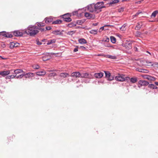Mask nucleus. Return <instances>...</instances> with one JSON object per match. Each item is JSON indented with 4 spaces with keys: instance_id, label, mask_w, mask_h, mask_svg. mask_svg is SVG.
Here are the masks:
<instances>
[{
    "instance_id": "473e14b6",
    "label": "nucleus",
    "mask_w": 158,
    "mask_h": 158,
    "mask_svg": "<svg viewBox=\"0 0 158 158\" xmlns=\"http://www.w3.org/2000/svg\"><path fill=\"white\" fill-rule=\"evenodd\" d=\"M110 25H105L104 26L101 27L99 29V32H101L103 30H104V27H109Z\"/></svg>"
},
{
    "instance_id": "412c9836",
    "label": "nucleus",
    "mask_w": 158,
    "mask_h": 158,
    "mask_svg": "<svg viewBox=\"0 0 158 158\" xmlns=\"http://www.w3.org/2000/svg\"><path fill=\"white\" fill-rule=\"evenodd\" d=\"M79 42L81 44H86L87 43L86 41L84 39H80L78 40Z\"/></svg>"
},
{
    "instance_id": "c03bdc74",
    "label": "nucleus",
    "mask_w": 158,
    "mask_h": 158,
    "mask_svg": "<svg viewBox=\"0 0 158 158\" xmlns=\"http://www.w3.org/2000/svg\"><path fill=\"white\" fill-rule=\"evenodd\" d=\"M37 25L39 27H43L44 26V24L43 23H38Z\"/></svg>"
},
{
    "instance_id": "5701e85b",
    "label": "nucleus",
    "mask_w": 158,
    "mask_h": 158,
    "mask_svg": "<svg viewBox=\"0 0 158 158\" xmlns=\"http://www.w3.org/2000/svg\"><path fill=\"white\" fill-rule=\"evenodd\" d=\"M16 77V75H9L6 77V79H13L15 78Z\"/></svg>"
},
{
    "instance_id": "5fc2aeb1",
    "label": "nucleus",
    "mask_w": 158,
    "mask_h": 158,
    "mask_svg": "<svg viewBox=\"0 0 158 158\" xmlns=\"http://www.w3.org/2000/svg\"><path fill=\"white\" fill-rule=\"evenodd\" d=\"M124 8L122 7L120 9H119L118 10V11L119 12H121V11H123L124 10Z\"/></svg>"
},
{
    "instance_id": "e433bc0d",
    "label": "nucleus",
    "mask_w": 158,
    "mask_h": 158,
    "mask_svg": "<svg viewBox=\"0 0 158 158\" xmlns=\"http://www.w3.org/2000/svg\"><path fill=\"white\" fill-rule=\"evenodd\" d=\"M126 25L125 24L123 25L120 28V29L122 31H125L126 30Z\"/></svg>"
},
{
    "instance_id": "bb28decb",
    "label": "nucleus",
    "mask_w": 158,
    "mask_h": 158,
    "mask_svg": "<svg viewBox=\"0 0 158 158\" xmlns=\"http://www.w3.org/2000/svg\"><path fill=\"white\" fill-rule=\"evenodd\" d=\"M62 21L60 20H57L53 22L52 23V24H59L61 23Z\"/></svg>"
},
{
    "instance_id": "0eeeda50",
    "label": "nucleus",
    "mask_w": 158,
    "mask_h": 158,
    "mask_svg": "<svg viewBox=\"0 0 158 158\" xmlns=\"http://www.w3.org/2000/svg\"><path fill=\"white\" fill-rule=\"evenodd\" d=\"M81 74L78 72H75L72 73L71 76L74 78H79L81 77Z\"/></svg>"
},
{
    "instance_id": "cd10ccee",
    "label": "nucleus",
    "mask_w": 158,
    "mask_h": 158,
    "mask_svg": "<svg viewBox=\"0 0 158 158\" xmlns=\"http://www.w3.org/2000/svg\"><path fill=\"white\" fill-rule=\"evenodd\" d=\"M154 63L152 62L146 61L145 65L147 66H152L153 65Z\"/></svg>"
},
{
    "instance_id": "c756f323",
    "label": "nucleus",
    "mask_w": 158,
    "mask_h": 158,
    "mask_svg": "<svg viewBox=\"0 0 158 158\" xmlns=\"http://www.w3.org/2000/svg\"><path fill=\"white\" fill-rule=\"evenodd\" d=\"M56 41V40L55 39L50 40L48 41V43H47L48 45H49L53 43H55Z\"/></svg>"
},
{
    "instance_id": "ea45409f",
    "label": "nucleus",
    "mask_w": 158,
    "mask_h": 158,
    "mask_svg": "<svg viewBox=\"0 0 158 158\" xmlns=\"http://www.w3.org/2000/svg\"><path fill=\"white\" fill-rule=\"evenodd\" d=\"M24 76V74H21V75H19V76H17V75L16 76V77H15L17 78V79H18V78H22Z\"/></svg>"
},
{
    "instance_id": "603ef678",
    "label": "nucleus",
    "mask_w": 158,
    "mask_h": 158,
    "mask_svg": "<svg viewBox=\"0 0 158 158\" xmlns=\"http://www.w3.org/2000/svg\"><path fill=\"white\" fill-rule=\"evenodd\" d=\"M130 79L129 77H124V81L125 80L128 81L130 80Z\"/></svg>"
},
{
    "instance_id": "338daca9",
    "label": "nucleus",
    "mask_w": 158,
    "mask_h": 158,
    "mask_svg": "<svg viewBox=\"0 0 158 158\" xmlns=\"http://www.w3.org/2000/svg\"><path fill=\"white\" fill-rule=\"evenodd\" d=\"M155 84L157 85H158V82H155Z\"/></svg>"
},
{
    "instance_id": "7ed1b4c3",
    "label": "nucleus",
    "mask_w": 158,
    "mask_h": 158,
    "mask_svg": "<svg viewBox=\"0 0 158 158\" xmlns=\"http://www.w3.org/2000/svg\"><path fill=\"white\" fill-rule=\"evenodd\" d=\"M115 79L118 81H124V76L123 74L118 73L117 76L115 77Z\"/></svg>"
},
{
    "instance_id": "13d9d810",
    "label": "nucleus",
    "mask_w": 158,
    "mask_h": 158,
    "mask_svg": "<svg viewBox=\"0 0 158 158\" xmlns=\"http://www.w3.org/2000/svg\"><path fill=\"white\" fill-rule=\"evenodd\" d=\"M77 23L78 24L81 25L82 23V22H81V20H78L77 22Z\"/></svg>"
},
{
    "instance_id": "dca6fc26",
    "label": "nucleus",
    "mask_w": 158,
    "mask_h": 158,
    "mask_svg": "<svg viewBox=\"0 0 158 158\" xmlns=\"http://www.w3.org/2000/svg\"><path fill=\"white\" fill-rule=\"evenodd\" d=\"M142 22H139L137 23V24L135 28V30H138L142 26Z\"/></svg>"
},
{
    "instance_id": "37998d69",
    "label": "nucleus",
    "mask_w": 158,
    "mask_h": 158,
    "mask_svg": "<svg viewBox=\"0 0 158 158\" xmlns=\"http://www.w3.org/2000/svg\"><path fill=\"white\" fill-rule=\"evenodd\" d=\"M6 37L7 38H11L12 37V35L8 33H6Z\"/></svg>"
},
{
    "instance_id": "4d7b16f0",
    "label": "nucleus",
    "mask_w": 158,
    "mask_h": 158,
    "mask_svg": "<svg viewBox=\"0 0 158 158\" xmlns=\"http://www.w3.org/2000/svg\"><path fill=\"white\" fill-rule=\"evenodd\" d=\"M15 44V47H16L19 46V44L16 43H14Z\"/></svg>"
},
{
    "instance_id": "72a5a7b5",
    "label": "nucleus",
    "mask_w": 158,
    "mask_h": 158,
    "mask_svg": "<svg viewBox=\"0 0 158 158\" xmlns=\"http://www.w3.org/2000/svg\"><path fill=\"white\" fill-rule=\"evenodd\" d=\"M102 41L104 42H108L109 41V39L108 37L106 36L103 39Z\"/></svg>"
},
{
    "instance_id": "4be33fe9",
    "label": "nucleus",
    "mask_w": 158,
    "mask_h": 158,
    "mask_svg": "<svg viewBox=\"0 0 158 158\" xmlns=\"http://www.w3.org/2000/svg\"><path fill=\"white\" fill-rule=\"evenodd\" d=\"M50 58V56L48 55H46L42 57V60L44 61H46L49 60Z\"/></svg>"
},
{
    "instance_id": "f257e3e1",
    "label": "nucleus",
    "mask_w": 158,
    "mask_h": 158,
    "mask_svg": "<svg viewBox=\"0 0 158 158\" xmlns=\"http://www.w3.org/2000/svg\"><path fill=\"white\" fill-rule=\"evenodd\" d=\"M103 2H99L96 4H91L88 6V10L91 12L98 13L101 11V9L103 7Z\"/></svg>"
},
{
    "instance_id": "69168bd1",
    "label": "nucleus",
    "mask_w": 158,
    "mask_h": 158,
    "mask_svg": "<svg viewBox=\"0 0 158 158\" xmlns=\"http://www.w3.org/2000/svg\"><path fill=\"white\" fill-rule=\"evenodd\" d=\"M74 33V32L73 31H70L69 32V34H73Z\"/></svg>"
},
{
    "instance_id": "2f4dec72",
    "label": "nucleus",
    "mask_w": 158,
    "mask_h": 158,
    "mask_svg": "<svg viewBox=\"0 0 158 158\" xmlns=\"http://www.w3.org/2000/svg\"><path fill=\"white\" fill-rule=\"evenodd\" d=\"M106 57L108 58H109L111 59H116V57L115 56L110 55H107Z\"/></svg>"
},
{
    "instance_id": "58836bf2",
    "label": "nucleus",
    "mask_w": 158,
    "mask_h": 158,
    "mask_svg": "<svg viewBox=\"0 0 158 158\" xmlns=\"http://www.w3.org/2000/svg\"><path fill=\"white\" fill-rule=\"evenodd\" d=\"M15 44H14V42H11L10 43V48L12 49L14 47H15Z\"/></svg>"
},
{
    "instance_id": "a19ab883",
    "label": "nucleus",
    "mask_w": 158,
    "mask_h": 158,
    "mask_svg": "<svg viewBox=\"0 0 158 158\" xmlns=\"http://www.w3.org/2000/svg\"><path fill=\"white\" fill-rule=\"evenodd\" d=\"M6 33L5 32H0V35H2L3 36L6 37Z\"/></svg>"
},
{
    "instance_id": "f8f14e48",
    "label": "nucleus",
    "mask_w": 158,
    "mask_h": 158,
    "mask_svg": "<svg viewBox=\"0 0 158 158\" xmlns=\"http://www.w3.org/2000/svg\"><path fill=\"white\" fill-rule=\"evenodd\" d=\"M14 35L15 36H22L23 35V33L18 31H14Z\"/></svg>"
},
{
    "instance_id": "09e8293b",
    "label": "nucleus",
    "mask_w": 158,
    "mask_h": 158,
    "mask_svg": "<svg viewBox=\"0 0 158 158\" xmlns=\"http://www.w3.org/2000/svg\"><path fill=\"white\" fill-rule=\"evenodd\" d=\"M46 30H49L51 29L52 27L50 26H47L46 27Z\"/></svg>"
},
{
    "instance_id": "1a4fd4ad",
    "label": "nucleus",
    "mask_w": 158,
    "mask_h": 158,
    "mask_svg": "<svg viewBox=\"0 0 158 158\" xmlns=\"http://www.w3.org/2000/svg\"><path fill=\"white\" fill-rule=\"evenodd\" d=\"M10 73V71L9 70L4 71L0 72V75L3 77L7 76Z\"/></svg>"
},
{
    "instance_id": "3c124183",
    "label": "nucleus",
    "mask_w": 158,
    "mask_h": 158,
    "mask_svg": "<svg viewBox=\"0 0 158 158\" xmlns=\"http://www.w3.org/2000/svg\"><path fill=\"white\" fill-rule=\"evenodd\" d=\"M119 2L118 0H114L112 1V2L111 3H115L118 2Z\"/></svg>"
},
{
    "instance_id": "f03ea898",
    "label": "nucleus",
    "mask_w": 158,
    "mask_h": 158,
    "mask_svg": "<svg viewBox=\"0 0 158 158\" xmlns=\"http://www.w3.org/2000/svg\"><path fill=\"white\" fill-rule=\"evenodd\" d=\"M39 32L38 27L35 26H29L25 31V33L31 36L35 35Z\"/></svg>"
},
{
    "instance_id": "6e6d98bb",
    "label": "nucleus",
    "mask_w": 158,
    "mask_h": 158,
    "mask_svg": "<svg viewBox=\"0 0 158 158\" xmlns=\"http://www.w3.org/2000/svg\"><path fill=\"white\" fill-rule=\"evenodd\" d=\"M140 13H141L140 12H137V13H136V14L135 15H133V17H136L137 15H138ZM133 18H134V17H133Z\"/></svg>"
},
{
    "instance_id": "c85d7f7f",
    "label": "nucleus",
    "mask_w": 158,
    "mask_h": 158,
    "mask_svg": "<svg viewBox=\"0 0 158 158\" xmlns=\"http://www.w3.org/2000/svg\"><path fill=\"white\" fill-rule=\"evenodd\" d=\"M111 42L113 43H115L116 42V39L114 36H111L110 37Z\"/></svg>"
},
{
    "instance_id": "49530a36",
    "label": "nucleus",
    "mask_w": 158,
    "mask_h": 158,
    "mask_svg": "<svg viewBox=\"0 0 158 158\" xmlns=\"http://www.w3.org/2000/svg\"><path fill=\"white\" fill-rule=\"evenodd\" d=\"M141 33L140 32H139V31H137L136 32L135 35L136 36H139L140 35H141Z\"/></svg>"
},
{
    "instance_id": "a211bd4d",
    "label": "nucleus",
    "mask_w": 158,
    "mask_h": 158,
    "mask_svg": "<svg viewBox=\"0 0 158 158\" xmlns=\"http://www.w3.org/2000/svg\"><path fill=\"white\" fill-rule=\"evenodd\" d=\"M53 21V19L51 17L46 18L45 19V22L47 23H48L51 22Z\"/></svg>"
},
{
    "instance_id": "864d4df0",
    "label": "nucleus",
    "mask_w": 158,
    "mask_h": 158,
    "mask_svg": "<svg viewBox=\"0 0 158 158\" xmlns=\"http://www.w3.org/2000/svg\"><path fill=\"white\" fill-rule=\"evenodd\" d=\"M38 30H40L41 31H44V29L43 28H41V27H38Z\"/></svg>"
},
{
    "instance_id": "9d476101",
    "label": "nucleus",
    "mask_w": 158,
    "mask_h": 158,
    "mask_svg": "<svg viewBox=\"0 0 158 158\" xmlns=\"http://www.w3.org/2000/svg\"><path fill=\"white\" fill-rule=\"evenodd\" d=\"M104 73H96L94 74V76L96 78H101L102 77Z\"/></svg>"
},
{
    "instance_id": "79ce46f5",
    "label": "nucleus",
    "mask_w": 158,
    "mask_h": 158,
    "mask_svg": "<svg viewBox=\"0 0 158 158\" xmlns=\"http://www.w3.org/2000/svg\"><path fill=\"white\" fill-rule=\"evenodd\" d=\"M148 76H149V75H146V74L143 75H141V76L143 78H144V79H146L147 80L148 79Z\"/></svg>"
},
{
    "instance_id": "393cba45",
    "label": "nucleus",
    "mask_w": 158,
    "mask_h": 158,
    "mask_svg": "<svg viewBox=\"0 0 158 158\" xmlns=\"http://www.w3.org/2000/svg\"><path fill=\"white\" fill-rule=\"evenodd\" d=\"M148 87L149 88L153 89H156L157 88L156 85L153 84H149Z\"/></svg>"
},
{
    "instance_id": "680f3d73",
    "label": "nucleus",
    "mask_w": 158,
    "mask_h": 158,
    "mask_svg": "<svg viewBox=\"0 0 158 158\" xmlns=\"http://www.w3.org/2000/svg\"><path fill=\"white\" fill-rule=\"evenodd\" d=\"M77 47L78 48V46H77ZM78 50L77 48H76L74 49L73 52H74L77 51Z\"/></svg>"
},
{
    "instance_id": "0e129e2a",
    "label": "nucleus",
    "mask_w": 158,
    "mask_h": 158,
    "mask_svg": "<svg viewBox=\"0 0 158 158\" xmlns=\"http://www.w3.org/2000/svg\"><path fill=\"white\" fill-rule=\"evenodd\" d=\"M37 44H38V45H41V43L38 40H37Z\"/></svg>"
},
{
    "instance_id": "c9c22d12",
    "label": "nucleus",
    "mask_w": 158,
    "mask_h": 158,
    "mask_svg": "<svg viewBox=\"0 0 158 158\" xmlns=\"http://www.w3.org/2000/svg\"><path fill=\"white\" fill-rule=\"evenodd\" d=\"M56 75V73H49L48 75V77H54Z\"/></svg>"
},
{
    "instance_id": "423d86ee",
    "label": "nucleus",
    "mask_w": 158,
    "mask_h": 158,
    "mask_svg": "<svg viewBox=\"0 0 158 158\" xmlns=\"http://www.w3.org/2000/svg\"><path fill=\"white\" fill-rule=\"evenodd\" d=\"M81 78H88L89 79L91 78L92 76L91 75L87 73H83L81 74L80 77Z\"/></svg>"
},
{
    "instance_id": "8fccbe9b",
    "label": "nucleus",
    "mask_w": 158,
    "mask_h": 158,
    "mask_svg": "<svg viewBox=\"0 0 158 158\" xmlns=\"http://www.w3.org/2000/svg\"><path fill=\"white\" fill-rule=\"evenodd\" d=\"M110 47L112 48L113 49H116L117 48V46L115 45H111V46Z\"/></svg>"
},
{
    "instance_id": "aec40b11",
    "label": "nucleus",
    "mask_w": 158,
    "mask_h": 158,
    "mask_svg": "<svg viewBox=\"0 0 158 158\" xmlns=\"http://www.w3.org/2000/svg\"><path fill=\"white\" fill-rule=\"evenodd\" d=\"M52 33L55 35H61L62 33L59 30L54 31L52 32Z\"/></svg>"
},
{
    "instance_id": "7c9ffc66",
    "label": "nucleus",
    "mask_w": 158,
    "mask_h": 158,
    "mask_svg": "<svg viewBox=\"0 0 158 158\" xmlns=\"http://www.w3.org/2000/svg\"><path fill=\"white\" fill-rule=\"evenodd\" d=\"M105 73L106 77L108 79L109 77H110V73L108 71H104Z\"/></svg>"
},
{
    "instance_id": "b1692460",
    "label": "nucleus",
    "mask_w": 158,
    "mask_h": 158,
    "mask_svg": "<svg viewBox=\"0 0 158 158\" xmlns=\"http://www.w3.org/2000/svg\"><path fill=\"white\" fill-rule=\"evenodd\" d=\"M158 14V10H155L154 11L152 14L151 17L152 18H155L156 16V15Z\"/></svg>"
},
{
    "instance_id": "4468645a",
    "label": "nucleus",
    "mask_w": 158,
    "mask_h": 158,
    "mask_svg": "<svg viewBox=\"0 0 158 158\" xmlns=\"http://www.w3.org/2000/svg\"><path fill=\"white\" fill-rule=\"evenodd\" d=\"M46 74V72L44 70L38 71L36 72V74L39 76L44 75Z\"/></svg>"
},
{
    "instance_id": "052dcab7",
    "label": "nucleus",
    "mask_w": 158,
    "mask_h": 158,
    "mask_svg": "<svg viewBox=\"0 0 158 158\" xmlns=\"http://www.w3.org/2000/svg\"><path fill=\"white\" fill-rule=\"evenodd\" d=\"M48 72H54V71H56V70H55V69H53V70H48L47 71Z\"/></svg>"
},
{
    "instance_id": "4c0bfd02",
    "label": "nucleus",
    "mask_w": 158,
    "mask_h": 158,
    "mask_svg": "<svg viewBox=\"0 0 158 158\" xmlns=\"http://www.w3.org/2000/svg\"><path fill=\"white\" fill-rule=\"evenodd\" d=\"M89 32L92 34H97V30H92L90 31Z\"/></svg>"
},
{
    "instance_id": "39448f33",
    "label": "nucleus",
    "mask_w": 158,
    "mask_h": 158,
    "mask_svg": "<svg viewBox=\"0 0 158 158\" xmlns=\"http://www.w3.org/2000/svg\"><path fill=\"white\" fill-rule=\"evenodd\" d=\"M63 20L65 22H68L71 21V19L69 17V14H65L63 16Z\"/></svg>"
},
{
    "instance_id": "20e7f679",
    "label": "nucleus",
    "mask_w": 158,
    "mask_h": 158,
    "mask_svg": "<svg viewBox=\"0 0 158 158\" xmlns=\"http://www.w3.org/2000/svg\"><path fill=\"white\" fill-rule=\"evenodd\" d=\"M149 84L148 82L143 80H140L139 81L138 83V86L139 87H140L142 86H147Z\"/></svg>"
},
{
    "instance_id": "bf43d9fd",
    "label": "nucleus",
    "mask_w": 158,
    "mask_h": 158,
    "mask_svg": "<svg viewBox=\"0 0 158 158\" xmlns=\"http://www.w3.org/2000/svg\"><path fill=\"white\" fill-rule=\"evenodd\" d=\"M80 48H81L83 50H85L86 49V48L85 47L82 46H80Z\"/></svg>"
},
{
    "instance_id": "774afa93",
    "label": "nucleus",
    "mask_w": 158,
    "mask_h": 158,
    "mask_svg": "<svg viewBox=\"0 0 158 158\" xmlns=\"http://www.w3.org/2000/svg\"><path fill=\"white\" fill-rule=\"evenodd\" d=\"M93 25L94 26H96L97 25V23H96L95 24H93Z\"/></svg>"
},
{
    "instance_id": "f704fd0d",
    "label": "nucleus",
    "mask_w": 158,
    "mask_h": 158,
    "mask_svg": "<svg viewBox=\"0 0 158 158\" xmlns=\"http://www.w3.org/2000/svg\"><path fill=\"white\" fill-rule=\"evenodd\" d=\"M33 69H38L40 68V66L38 64H34L32 66Z\"/></svg>"
},
{
    "instance_id": "e2e57ef3",
    "label": "nucleus",
    "mask_w": 158,
    "mask_h": 158,
    "mask_svg": "<svg viewBox=\"0 0 158 158\" xmlns=\"http://www.w3.org/2000/svg\"><path fill=\"white\" fill-rule=\"evenodd\" d=\"M129 47L128 49H131V44L130 43L128 44Z\"/></svg>"
},
{
    "instance_id": "ddd939ff",
    "label": "nucleus",
    "mask_w": 158,
    "mask_h": 158,
    "mask_svg": "<svg viewBox=\"0 0 158 158\" xmlns=\"http://www.w3.org/2000/svg\"><path fill=\"white\" fill-rule=\"evenodd\" d=\"M14 73L15 74L16 76L17 74L23 72V71L22 69H19L14 70Z\"/></svg>"
},
{
    "instance_id": "a18cd8bd",
    "label": "nucleus",
    "mask_w": 158,
    "mask_h": 158,
    "mask_svg": "<svg viewBox=\"0 0 158 158\" xmlns=\"http://www.w3.org/2000/svg\"><path fill=\"white\" fill-rule=\"evenodd\" d=\"M104 46L106 47H110L111 46V45L109 44L104 43Z\"/></svg>"
},
{
    "instance_id": "f3484780",
    "label": "nucleus",
    "mask_w": 158,
    "mask_h": 158,
    "mask_svg": "<svg viewBox=\"0 0 158 158\" xmlns=\"http://www.w3.org/2000/svg\"><path fill=\"white\" fill-rule=\"evenodd\" d=\"M136 70L140 72L144 73H148L149 71L148 70L145 69H142L140 68H137Z\"/></svg>"
},
{
    "instance_id": "6ab92c4d",
    "label": "nucleus",
    "mask_w": 158,
    "mask_h": 158,
    "mask_svg": "<svg viewBox=\"0 0 158 158\" xmlns=\"http://www.w3.org/2000/svg\"><path fill=\"white\" fill-rule=\"evenodd\" d=\"M131 82L133 83H136L137 81V78L136 77H134L130 79Z\"/></svg>"
},
{
    "instance_id": "a878e982",
    "label": "nucleus",
    "mask_w": 158,
    "mask_h": 158,
    "mask_svg": "<svg viewBox=\"0 0 158 158\" xmlns=\"http://www.w3.org/2000/svg\"><path fill=\"white\" fill-rule=\"evenodd\" d=\"M156 79V78L153 77L149 75L148 80L151 81H155Z\"/></svg>"
},
{
    "instance_id": "de8ad7c7",
    "label": "nucleus",
    "mask_w": 158,
    "mask_h": 158,
    "mask_svg": "<svg viewBox=\"0 0 158 158\" xmlns=\"http://www.w3.org/2000/svg\"><path fill=\"white\" fill-rule=\"evenodd\" d=\"M114 79V77H113L110 76V77H109L107 79L109 81H111V80H113Z\"/></svg>"
},
{
    "instance_id": "2eb2a0df",
    "label": "nucleus",
    "mask_w": 158,
    "mask_h": 158,
    "mask_svg": "<svg viewBox=\"0 0 158 158\" xmlns=\"http://www.w3.org/2000/svg\"><path fill=\"white\" fill-rule=\"evenodd\" d=\"M69 74L66 73H61L60 74V77L62 78H65L67 76H69Z\"/></svg>"
},
{
    "instance_id": "9b49d317",
    "label": "nucleus",
    "mask_w": 158,
    "mask_h": 158,
    "mask_svg": "<svg viewBox=\"0 0 158 158\" xmlns=\"http://www.w3.org/2000/svg\"><path fill=\"white\" fill-rule=\"evenodd\" d=\"M24 74L25 77L26 78H29L34 76V74L31 73H28Z\"/></svg>"
},
{
    "instance_id": "6e6552de",
    "label": "nucleus",
    "mask_w": 158,
    "mask_h": 158,
    "mask_svg": "<svg viewBox=\"0 0 158 158\" xmlns=\"http://www.w3.org/2000/svg\"><path fill=\"white\" fill-rule=\"evenodd\" d=\"M85 16L88 19H94L95 18V15H94L90 14L88 12L85 13Z\"/></svg>"
}]
</instances>
